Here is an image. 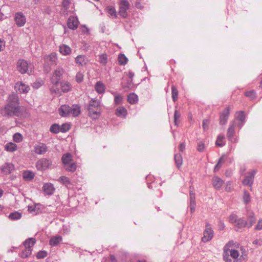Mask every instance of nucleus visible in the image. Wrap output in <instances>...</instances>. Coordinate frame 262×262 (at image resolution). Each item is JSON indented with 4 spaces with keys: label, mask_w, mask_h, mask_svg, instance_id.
I'll return each instance as SVG.
<instances>
[{
    "label": "nucleus",
    "mask_w": 262,
    "mask_h": 262,
    "mask_svg": "<svg viewBox=\"0 0 262 262\" xmlns=\"http://www.w3.org/2000/svg\"><path fill=\"white\" fill-rule=\"evenodd\" d=\"M223 259L225 262H244L246 259V251L243 247H236L235 243L230 241L224 248Z\"/></svg>",
    "instance_id": "1"
},
{
    "label": "nucleus",
    "mask_w": 262,
    "mask_h": 262,
    "mask_svg": "<svg viewBox=\"0 0 262 262\" xmlns=\"http://www.w3.org/2000/svg\"><path fill=\"white\" fill-rule=\"evenodd\" d=\"M18 101L17 95L13 94L9 95L7 105L1 110V114L5 117L18 116L20 110Z\"/></svg>",
    "instance_id": "2"
},
{
    "label": "nucleus",
    "mask_w": 262,
    "mask_h": 262,
    "mask_svg": "<svg viewBox=\"0 0 262 262\" xmlns=\"http://www.w3.org/2000/svg\"><path fill=\"white\" fill-rule=\"evenodd\" d=\"M89 116L93 119L99 117L101 113L100 101L96 99H92L88 105Z\"/></svg>",
    "instance_id": "3"
},
{
    "label": "nucleus",
    "mask_w": 262,
    "mask_h": 262,
    "mask_svg": "<svg viewBox=\"0 0 262 262\" xmlns=\"http://www.w3.org/2000/svg\"><path fill=\"white\" fill-rule=\"evenodd\" d=\"M57 58L55 53H51L44 57L45 70L48 73L50 71V66L56 65Z\"/></svg>",
    "instance_id": "4"
},
{
    "label": "nucleus",
    "mask_w": 262,
    "mask_h": 262,
    "mask_svg": "<svg viewBox=\"0 0 262 262\" xmlns=\"http://www.w3.org/2000/svg\"><path fill=\"white\" fill-rule=\"evenodd\" d=\"M129 3L127 0H122L119 3V14L123 18H126L127 15V10L129 9Z\"/></svg>",
    "instance_id": "5"
},
{
    "label": "nucleus",
    "mask_w": 262,
    "mask_h": 262,
    "mask_svg": "<svg viewBox=\"0 0 262 262\" xmlns=\"http://www.w3.org/2000/svg\"><path fill=\"white\" fill-rule=\"evenodd\" d=\"M64 72V70L62 68L60 67H57L54 71L52 77H51V82L55 85H57L59 83Z\"/></svg>",
    "instance_id": "6"
},
{
    "label": "nucleus",
    "mask_w": 262,
    "mask_h": 262,
    "mask_svg": "<svg viewBox=\"0 0 262 262\" xmlns=\"http://www.w3.org/2000/svg\"><path fill=\"white\" fill-rule=\"evenodd\" d=\"M213 237V231L212 230L211 225L207 223L206 225L205 230L204 232V235L202 238V241L204 242L210 241Z\"/></svg>",
    "instance_id": "7"
},
{
    "label": "nucleus",
    "mask_w": 262,
    "mask_h": 262,
    "mask_svg": "<svg viewBox=\"0 0 262 262\" xmlns=\"http://www.w3.org/2000/svg\"><path fill=\"white\" fill-rule=\"evenodd\" d=\"M15 24L18 27H23L26 23V17L21 12H17L15 14L14 17Z\"/></svg>",
    "instance_id": "8"
},
{
    "label": "nucleus",
    "mask_w": 262,
    "mask_h": 262,
    "mask_svg": "<svg viewBox=\"0 0 262 262\" xmlns=\"http://www.w3.org/2000/svg\"><path fill=\"white\" fill-rule=\"evenodd\" d=\"M52 162L46 158H42L38 160L36 164V167L38 170H45L51 165Z\"/></svg>",
    "instance_id": "9"
},
{
    "label": "nucleus",
    "mask_w": 262,
    "mask_h": 262,
    "mask_svg": "<svg viewBox=\"0 0 262 262\" xmlns=\"http://www.w3.org/2000/svg\"><path fill=\"white\" fill-rule=\"evenodd\" d=\"M71 128V124L70 123L62 124L61 126L55 123L51 125L50 131H68Z\"/></svg>",
    "instance_id": "10"
},
{
    "label": "nucleus",
    "mask_w": 262,
    "mask_h": 262,
    "mask_svg": "<svg viewBox=\"0 0 262 262\" xmlns=\"http://www.w3.org/2000/svg\"><path fill=\"white\" fill-rule=\"evenodd\" d=\"M230 107L228 106L220 113L219 118L220 125H225L227 123L230 115Z\"/></svg>",
    "instance_id": "11"
},
{
    "label": "nucleus",
    "mask_w": 262,
    "mask_h": 262,
    "mask_svg": "<svg viewBox=\"0 0 262 262\" xmlns=\"http://www.w3.org/2000/svg\"><path fill=\"white\" fill-rule=\"evenodd\" d=\"M15 90L19 93H27L30 91L29 85L24 83L22 82H17L14 86Z\"/></svg>",
    "instance_id": "12"
},
{
    "label": "nucleus",
    "mask_w": 262,
    "mask_h": 262,
    "mask_svg": "<svg viewBox=\"0 0 262 262\" xmlns=\"http://www.w3.org/2000/svg\"><path fill=\"white\" fill-rule=\"evenodd\" d=\"M17 70L21 74L26 73L29 68V64L24 59H19L17 63Z\"/></svg>",
    "instance_id": "13"
},
{
    "label": "nucleus",
    "mask_w": 262,
    "mask_h": 262,
    "mask_svg": "<svg viewBox=\"0 0 262 262\" xmlns=\"http://www.w3.org/2000/svg\"><path fill=\"white\" fill-rule=\"evenodd\" d=\"M256 173L255 170H253L248 172V175L243 181V184L245 185L251 186L253 183L254 176Z\"/></svg>",
    "instance_id": "14"
},
{
    "label": "nucleus",
    "mask_w": 262,
    "mask_h": 262,
    "mask_svg": "<svg viewBox=\"0 0 262 262\" xmlns=\"http://www.w3.org/2000/svg\"><path fill=\"white\" fill-rule=\"evenodd\" d=\"M79 21L78 18L76 16H70L67 21V26L68 28L72 30H75L78 27Z\"/></svg>",
    "instance_id": "15"
},
{
    "label": "nucleus",
    "mask_w": 262,
    "mask_h": 262,
    "mask_svg": "<svg viewBox=\"0 0 262 262\" xmlns=\"http://www.w3.org/2000/svg\"><path fill=\"white\" fill-rule=\"evenodd\" d=\"M47 146L42 143L35 145L34 146V151L35 154L38 155H43L47 151Z\"/></svg>",
    "instance_id": "16"
},
{
    "label": "nucleus",
    "mask_w": 262,
    "mask_h": 262,
    "mask_svg": "<svg viewBox=\"0 0 262 262\" xmlns=\"http://www.w3.org/2000/svg\"><path fill=\"white\" fill-rule=\"evenodd\" d=\"M14 169V166L11 163H6L3 165L1 168L2 173L5 174H9L11 173Z\"/></svg>",
    "instance_id": "17"
},
{
    "label": "nucleus",
    "mask_w": 262,
    "mask_h": 262,
    "mask_svg": "<svg viewBox=\"0 0 262 262\" xmlns=\"http://www.w3.org/2000/svg\"><path fill=\"white\" fill-rule=\"evenodd\" d=\"M43 191L47 195H52L55 191V188L53 184L50 183H45L42 187Z\"/></svg>",
    "instance_id": "18"
},
{
    "label": "nucleus",
    "mask_w": 262,
    "mask_h": 262,
    "mask_svg": "<svg viewBox=\"0 0 262 262\" xmlns=\"http://www.w3.org/2000/svg\"><path fill=\"white\" fill-rule=\"evenodd\" d=\"M71 107L68 105H62L59 108V114L62 117L70 116Z\"/></svg>",
    "instance_id": "19"
},
{
    "label": "nucleus",
    "mask_w": 262,
    "mask_h": 262,
    "mask_svg": "<svg viewBox=\"0 0 262 262\" xmlns=\"http://www.w3.org/2000/svg\"><path fill=\"white\" fill-rule=\"evenodd\" d=\"M235 122L234 123H241V124L244 125L245 121V116L244 112H237L235 114V118L234 119Z\"/></svg>",
    "instance_id": "20"
},
{
    "label": "nucleus",
    "mask_w": 262,
    "mask_h": 262,
    "mask_svg": "<svg viewBox=\"0 0 262 262\" xmlns=\"http://www.w3.org/2000/svg\"><path fill=\"white\" fill-rule=\"evenodd\" d=\"M212 183L213 187L215 189H219L222 187L224 181L218 177H214L212 178Z\"/></svg>",
    "instance_id": "21"
},
{
    "label": "nucleus",
    "mask_w": 262,
    "mask_h": 262,
    "mask_svg": "<svg viewBox=\"0 0 262 262\" xmlns=\"http://www.w3.org/2000/svg\"><path fill=\"white\" fill-rule=\"evenodd\" d=\"M88 60L84 55H78L75 58V62L80 66H84L88 63Z\"/></svg>",
    "instance_id": "22"
},
{
    "label": "nucleus",
    "mask_w": 262,
    "mask_h": 262,
    "mask_svg": "<svg viewBox=\"0 0 262 262\" xmlns=\"http://www.w3.org/2000/svg\"><path fill=\"white\" fill-rule=\"evenodd\" d=\"M81 110L80 106L78 105H73L71 107L70 116L73 117H77L80 114Z\"/></svg>",
    "instance_id": "23"
},
{
    "label": "nucleus",
    "mask_w": 262,
    "mask_h": 262,
    "mask_svg": "<svg viewBox=\"0 0 262 262\" xmlns=\"http://www.w3.org/2000/svg\"><path fill=\"white\" fill-rule=\"evenodd\" d=\"M59 52L63 55H68L71 52L70 47L66 45H61L59 46Z\"/></svg>",
    "instance_id": "24"
},
{
    "label": "nucleus",
    "mask_w": 262,
    "mask_h": 262,
    "mask_svg": "<svg viewBox=\"0 0 262 262\" xmlns=\"http://www.w3.org/2000/svg\"><path fill=\"white\" fill-rule=\"evenodd\" d=\"M105 11L110 17L113 18L117 17V12L114 7L112 6H107L106 7Z\"/></svg>",
    "instance_id": "25"
},
{
    "label": "nucleus",
    "mask_w": 262,
    "mask_h": 262,
    "mask_svg": "<svg viewBox=\"0 0 262 262\" xmlns=\"http://www.w3.org/2000/svg\"><path fill=\"white\" fill-rule=\"evenodd\" d=\"M61 90L64 93H67L72 90V86L71 83L68 81H62L60 83Z\"/></svg>",
    "instance_id": "26"
},
{
    "label": "nucleus",
    "mask_w": 262,
    "mask_h": 262,
    "mask_svg": "<svg viewBox=\"0 0 262 262\" xmlns=\"http://www.w3.org/2000/svg\"><path fill=\"white\" fill-rule=\"evenodd\" d=\"M35 243H36L35 239L34 238L31 237V238H29L27 239H26L23 243V244H24L25 248L32 249V248L34 245Z\"/></svg>",
    "instance_id": "27"
},
{
    "label": "nucleus",
    "mask_w": 262,
    "mask_h": 262,
    "mask_svg": "<svg viewBox=\"0 0 262 262\" xmlns=\"http://www.w3.org/2000/svg\"><path fill=\"white\" fill-rule=\"evenodd\" d=\"M255 217L253 212H251L248 216V222H247V227H251L255 222Z\"/></svg>",
    "instance_id": "28"
},
{
    "label": "nucleus",
    "mask_w": 262,
    "mask_h": 262,
    "mask_svg": "<svg viewBox=\"0 0 262 262\" xmlns=\"http://www.w3.org/2000/svg\"><path fill=\"white\" fill-rule=\"evenodd\" d=\"M62 238L61 236H53L51 238L49 244L51 246H56L61 242Z\"/></svg>",
    "instance_id": "29"
},
{
    "label": "nucleus",
    "mask_w": 262,
    "mask_h": 262,
    "mask_svg": "<svg viewBox=\"0 0 262 262\" xmlns=\"http://www.w3.org/2000/svg\"><path fill=\"white\" fill-rule=\"evenodd\" d=\"M5 149L8 152H14L17 149V146L12 142H8L5 145Z\"/></svg>",
    "instance_id": "30"
},
{
    "label": "nucleus",
    "mask_w": 262,
    "mask_h": 262,
    "mask_svg": "<svg viewBox=\"0 0 262 262\" xmlns=\"http://www.w3.org/2000/svg\"><path fill=\"white\" fill-rule=\"evenodd\" d=\"M235 122V119L231 122L227 131H234L235 130L240 129L241 128L243 125L241 124V123H234Z\"/></svg>",
    "instance_id": "31"
},
{
    "label": "nucleus",
    "mask_w": 262,
    "mask_h": 262,
    "mask_svg": "<svg viewBox=\"0 0 262 262\" xmlns=\"http://www.w3.org/2000/svg\"><path fill=\"white\" fill-rule=\"evenodd\" d=\"M61 160L64 166H67L72 161V156L70 153L65 154L62 156Z\"/></svg>",
    "instance_id": "32"
},
{
    "label": "nucleus",
    "mask_w": 262,
    "mask_h": 262,
    "mask_svg": "<svg viewBox=\"0 0 262 262\" xmlns=\"http://www.w3.org/2000/svg\"><path fill=\"white\" fill-rule=\"evenodd\" d=\"M116 115L119 117L125 118L127 115V110L124 107H119L116 110Z\"/></svg>",
    "instance_id": "33"
},
{
    "label": "nucleus",
    "mask_w": 262,
    "mask_h": 262,
    "mask_svg": "<svg viewBox=\"0 0 262 262\" xmlns=\"http://www.w3.org/2000/svg\"><path fill=\"white\" fill-rule=\"evenodd\" d=\"M95 89L97 93L102 94L105 91V85L101 81H98L95 84Z\"/></svg>",
    "instance_id": "34"
},
{
    "label": "nucleus",
    "mask_w": 262,
    "mask_h": 262,
    "mask_svg": "<svg viewBox=\"0 0 262 262\" xmlns=\"http://www.w3.org/2000/svg\"><path fill=\"white\" fill-rule=\"evenodd\" d=\"M127 101L130 104H135L138 101V97L135 93H130L127 96Z\"/></svg>",
    "instance_id": "35"
},
{
    "label": "nucleus",
    "mask_w": 262,
    "mask_h": 262,
    "mask_svg": "<svg viewBox=\"0 0 262 262\" xmlns=\"http://www.w3.org/2000/svg\"><path fill=\"white\" fill-rule=\"evenodd\" d=\"M34 173L29 170L24 171L23 174V178L27 181L32 180L34 178Z\"/></svg>",
    "instance_id": "36"
},
{
    "label": "nucleus",
    "mask_w": 262,
    "mask_h": 262,
    "mask_svg": "<svg viewBox=\"0 0 262 262\" xmlns=\"http://www.w3.org/2000/svg\"><path fill=\"white\" fill-rule=\"evenodd\" d=\"M174 161L177 167H180L183 163L182 155L180 154H176L174 155Z\"/></svg>",
    "instance_id": "37"
},
{
    "label": "nucleus",
    "mask_w": 262,
    "mask_h": 262,
    "mask_svg": "<svg viewBox=\"0 0 262 262\" xmlns=\"http://www.w3.org/2000/svg\"><path fill=\"white\" fill-rule=\"evenodd\" d=\"M215 144L219 147L223 146L225 144V137L224 136L220 135L216 139Z\"/></svg>",
    "instance_id": "38"
},
{
    "label": "nucleus",
    "mask_w": 262,
    "mask_h": 262,
    "mask_svg": "<svg viewBox=\"0 0 262 262\" xmlns=\"http://www.w3.org/2000/svg\"><path fill=\"white\" fill-rule=\"evenodd\" d=\"M234 226L239 229L247 227V221L241 218L238 219Z\"/></svg>",
    "instance_id": "39"
},
{
    "label": "nucleus",
    "mask_w": 262,
    "mask_h": 262,
    "mask_svg": "<svg viewBox=\"0 0 262 262\" xmlns=\"http://www.w3.org/2000/svg\"><path fill=\"white\" fill-rule=\"evenodd\" d=\"M58 181L64 184L66 186L68 187L70 184V181L69 178L65 176H61L58 179Z\"/></svg>",
    "instance_id": "40"
},
{
    "label": "nucleus",
    "mask_w": 262,
    "mask_h": 262,
    "mask_svg": "<svg viewBox=\"0 0 262 262\" xmlns=\"http://www.w3.org/2000/svg\"><path fill=\"white\" fill-rule=\"evenodd\" d=\"M21 217V214L18 212L15 211L12 213H11L9 217L12 220H17L20 219Z\"/></svg>",
    "instance_id": "41"
},
{
    "label": "nucleus",
    "mask_w": 262,
    "mask_h": 262,
    "mask_svg": "<svg viewBox=\"0 0 262 262\" xmlns=\"http://www.w3.org/2000/svg\"><path fill=\"white\" fill-rule=\"evenodd\" d=\"M127 58L124 54H120L118 56V61L121 65H125L127 62Z\"/></svg>",
    "instance_id": "42"
},
{
    "label": "nucleus",
    "mask_w": 262,
    "mask_h": 262,
    "mask_svg": "<svg viewBox=\"0 0 262 262\" xmlns=\"http://www.w3.org/2000/svg\"><path fill=\"white\" fill-rule=\"evenodd\" d=\"M99 62L103 65L105 66L107 62V56L106 54H102L99 55Z\"/></svg>",
    "instance_id": "43"
},
{
    "label": "nucleus",
    "mask_w": 262,
    "mask_h": 262,
    "mask_svg": "<svg viewBox=\"0 0 262 262\" xmlns=\"http://www.w3.org/2000/svg\"><path fill=\"white\" fill-rule=\"evenodd\" d=\"M71 4V0H63L62 2V7L64 9V12L66 14H68V9Z\"/></svg>",
    "instance_id": "44"
},
{
    "label": "nucleus",
    "mask_w": 262,
    "mask_h": 262,
    "mask_svg": "<svg viewBox=\"0 0 262 262\" xmlns=\"http://www.w3.org/2000/svg\"><path fill=\"white\" fill-rule=\"evenodd\" d=\"M171 91H172V98L173 101L175 102L178 99V91L177 88L174 85L172 86Z\"/></svg>",
    "instance_id": "45"
},
{
    "label": "nucleus",
    "mask_w": 262,
    "mask_h": 262,
    "mask_svg": "<svg viewBox=\"0 0 262 262\" xmlns=\"http://www.w3.org/2000/svg\"><path fill=\"white\" fill-rule=\"evenodd\" d=\"M243 201L246 204L249 203L251 201L250 195L249 193L246 190H245L244 192Z\"/></svg>",
    "instance_id": "46"
},
{
    "label": "nucleus",
    "mask_w": 262,
    "mask_h": 262,
    "mask_svg": "<svg viewBox=\"0 0 262 262\" xmlns=\"http://www.w3.org/2000/svg\"><path fill=\"white\" fill-rule=\"evenodd\" d=\"M64 166L66 167V170L71 172H74V171H75L77 168V166L76 164L74 163H70L67 165V166Z\"/></svg>",
    "instance_id": "47"
},
{
    "label": "nucleus",
    "mask_w": 262,
    "mask_h": 262,
    "mask_svg": "<svg viewBox=\"0 0 262 262\" xmlns=\"http://www.w3.org/2000/svg\"><path fill=\"white\" fill-rule=\"evenodd\" d=\"M31 253L32 249L25 248V249L21 252L20 256L22 258H25L30 255L31 254Z\"/></svg>",
    "instance_id": "48"
},
{
    "label": "nucleus",
    "mask_w": 262,
    "mask_h": 262,
    "mask_svg": "<svg viewBox=\"0 0 262 262\" xmlns=\"http://www.w3.org/2000/svg\"><path fill=\"white\" fill-rule=\"evenodd\" d=\"M180 117L181 114L180 112L177 110H175L174 114V122L176 125H178V123L180 122Z\"/></svg>",
    "instance_id": "49"
},
{
    "label": "nucleus",
    "mask_w": 262,
    "mask_h": 262,
    "mask_svg": "<svg viewBox=\"0 0 262 262\" xmlns=\"http://www.w3.org/2000/svg\"><path fill=\"white\" fill-rule=\"evenodd\" d=\"M13 140L16 142H20L23 140V136L20 133L17 132L13 135Z\"/></svg>",
    "instance_id": "50"
},
{
    "label": "nucleus",
    "mask_w": 262,
    "mask_h": 262,
    "mask_svg": "<svg viewBox=\"0 0 262 262\" xmlns=\"http://www.w3.org/2000/svg\"><path fill=\"white\" fill-rule=\"evenodd\" d=\"M227 137L231 142H235L236 140L235 132H228Z\"/></svg>",
    "instance_id": "51"
},
{
    "label": "nucleus",
    "mask_w": 262,
    "mask_h": 262,
    "mask_svg": "<svg viewBox=\"0 0 262 262\" xmlns=\"http://www.w3.org/2000/svg\"><path fill=\"white\" fill-rule=\"evenodd\" d=\"M76 81L78 83H80L83 81V75L81 72H78L76 74V77H75Z\"/></svg>",
    "instance_id": "52"
},
{
    "label": "nucleus",
    "mask_w": 262,
    "mask_h": 262,
    "mask_svg": "<svg viewBox=\"0 0 262 262\" xmlns=\"http://www.w3.org/2000/svg\"><path fill=\"white\" fill-rule=\"evenodd\" d=\"M238 218L237 216L235 214H232L229 216V221L230 223L234 224V225L236 224L238 220Z\"/></svg>",
    "instance_id": "53"
},
{
    "label": "nucleus",
    "mask_w": 262,
    "mask_h": 262,
    "mask_svg": "<svg viewBox=\"0 0 262 262\" xmlns=\"http://www.w3.org/2000/svg\"><path fill=\"white\" fill-rule=\"evenodd\" d=\"M47 253L45 251H40L37 253L36 257L38 259L43 258L47 256Z\"/></svg>",
    "instance_id": "54"
},
{
    "label": "nucleus",
    "mask_w": 262,
    "mask_h": 262,
    "mask_svg": "<svg viewBox=\"0 0 262 262\" xmlns=\"http://www.w3.org/2000/svg\"><path fill=\"white\" fill-rule=\"evenodd\" d=\"M224 156H222L220 158V159H219L217 164L214 167V170H219L220 168V167L221 166V164L224 161Z\"/></svg>",
    "instance_id": "55"
},
{
    "label": "nucleus",
    "mask_w": 262,
    "mask_h": 262,
    "mask_svg": "<svg viewBox=\"0 0 262 262\" xmlns=\"http://www.w3.org/2000/svg\"><path fill=\"white\" fill-rule=\"evenodd\" d=\"M224 156H222L220 158V159H219L217 164L214 167V170H219L220 168V167L221 166V164L224 161Z\"/></svg>",
    "instance_id": "56"
},
{
    "label": "nucleus",
    "mask_w": 262,
    "mask_h": 262,
    "mask_svg": "<svg viewBox=\"0 0 262 262\" xmlns=\"http://www.w3.org/2000/svg\"><path fill=\"white\" fill-rule=\"evenodd\" d=\"M204 143L203 141H199L198 143L197 150L200 152H202L204 149Z\"/></svg>",
    "instance_id": "57"
},
{
    "label": "nucleus",
    "mask_w": 262,
    "mask_h": 262,
    "mask_svg": "<svg viewBox=\"0 0 262 262\" xmlns=\"http://www.w3.org/2000/svg\"><path fill=\"white\" fill-rule=\"evenodd\" d=\"M122 100V97L120 95H116L115 96V103L116 105L119 104Z\"/></svg>",
    "instance_id": "58"
},
{
    "label": "nucleus",
    "mask_w": 262,
    "mask_h": 262,
    "mask_svg": "<svg viewBox=\"0 0 262 262\" xmlns=\"http://www.w3.org/2000/svg\"><path fill=\"white\" fill-rule=\"evenodd\" d=\"M254 229L258 231L262 230V218L259 219Z\"/></svg>",
    "instance_id": "59"
},
{
    "label": "nucleus",
    "mask_w": 262,
    "mask_h": 262,
    "mask_svg": "<svg viewBox=\"0 0 262 262\" xmlns=\"http://www.w3.org/2000/svg\"><path fill=\"white\" fill-rule=\"evenodd\" d=\"M246 96L251 99H254L255 97V92L254 91L247 92L246 93Z\"/></svg>",
    "instance_id": "60"
},
{
    "label": "nucleus",
    "mask_w": 262,
    "mask_h": 262,
    "mask_svg": "<svg viewBox=\"0 0 262 262\" xmlns=\"http://www.w3.org/2000/svg\"><path fill=\"white\" fill-rule=\"evenodd\" d=\"M189 207L191 213H193L195 209L196 202H190Z\"/></svg>",
    "instance_id": "61"
},
{
    "label": "nucleus",
    "mask_w": 262,
    "mask_h": 262,
    "mask_svg": "<svg viewBox=\"0 0 262 262\" xmlns=\"http://www.w3.org/2000/svg\"><path fill=\"white\" fill-rule=\"evenodd\" d=\"M210 123L209 119H205L203 121V127L204 130L207 129Z\"/></svg>",
    "instance_id": "62"
},
{
    "label": "nucleus",
    "mask_w": 262,
    "mask_h": 262,
    "mask_svg": "<svg viewBox=\"0 0 262 262\" xmlns=\"http://www.w3.org/2000/svg\"><path fill=\"white\" fill-rule=\"evenodd\" d=\"M141 2L142 0H136L135 5L137 9H142L143 8L141 4Z\"/></svg>",
    "instance_id": "63"
},
{
    "label": "nucleus",
    "mask_w": 262,
    "mask_h": 262,
    "mask_svg": "<svg viewBox=\"0 0 262 262\" xmlns=\"http://www.w3.org/2000/svg\"><path fill=\"white\" fill-rule=\"evenodd\" d=\"M5 48V41L4 40L0 39V51L4 50Z\"/></svg>",
    "instance_id": "64"
}]
</instances>
